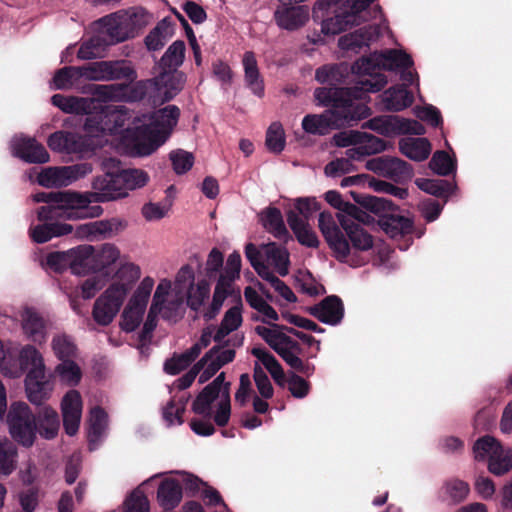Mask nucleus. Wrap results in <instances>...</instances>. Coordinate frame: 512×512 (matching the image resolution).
I'll list each match as a JSON object with an SVG mask.
<instances>
[{"label": "nucleus", "instance_id": "obj_9", "mask_svg": "<svg viewBox=\"0 0 512 512\" xmlns=\"http://www.w3.org/2000/svg\"><path fill=\"white\" fill-rule=\"evenodd\" d=\"M11 437L25 447H31L36 439V416L25 402H14L7 413Z\"/></svg>", "mask_w": 512, "mask_h": 512}, {"label": "nucleus", "instance_id": "obj_10", "mask_svg": "<svg viewBox=\"0 0 512 512\" xmlns=\"http://www.w3.org/2000/svg\"><path fill=\"white\" fill-rule=\"evenodd\" d=\"M80 77L94 81L126 80L133 82L137 78L134 68L125 60L96 61L78 66Z\"/></svg>", "mask_w": 512, "mask_h": 512}, {"label": "nucleus", "instance_id": "obj_59", "mask_svg": "<svg viewBox=\"0 0 512 512\" xmlns=\"http://www.w3.org/2000/svg\"><path fill=\"white\" fill-rule=\"evenodd\" d=\"M107 46L100 33L83 42L78 49L77 57L81 60H90L97 57L99 50Z\"/></svg>", "mask_w": 512, "mask_h": 512}, {"label": "nucleus", "instance_id": "obj_46", "mask_svg": "<svg viewBox=\"0 0 512 512\" xmlns=\"http://www.w3.org/2000/svg\"><path fill=\"white\" fill-rule=\"evenodd\" d=\"M115 276L118 281L114 282L112 285L124 288L126 290V297L128 292L131 290L133 284L139 279L140 269L137 265L133 263H125L120 266Z\"/></svg>", "mask_w": 512, "mask_h": 512}, {"label": "nucleus", "instance_id": "obj_1", "mask_svg": "<svg viewBox=\"0 0 512 512\" xmlns=\"http://www.w3.org/2000/svg\"><path fill=\"white\" fill-rule=\"evenodd\" d=\"M347 75L348 69L342 64L324 65L316 70L315 79L327 86L316 88L314 97L319 105L328 109L303 118L302 128L306 133L325 136L332 130L352 126L370 115V108L361 102L357 89L338 86L345 82Z\"/></svg>", "mask_w": 512, "mask_h": 512}, {"label": "nucleus", "instance_id": "obj_64", "mask_svg": "<svg viewBox=\"0 0 512 512\" xmlns=\"http://www.w3.org/2000/svg\"><path fill=\"white\" fill-rule=\"evenodd\" d=\"M288 390L295 398H304L309 394L310 383L298 374L291 372L287 378Z\"/></svg>", "mask_w": 512, "mask_h": 512}, {"label": "nucleus", "instance_id": "obj_52", "mask_svg": "<svg viewBox=\"0 0 512 512\" xmlns=\"http://www.w3.org/2000/svg\"><path fill=\"white\" fill-rule=\"evenodd\" d=\"M145 310L127 304L121 315V329L127 333L133 332L142 322Z\"/></svg>", "mask_w": 512, "mask_h": 512}, {"label": "nucleus", "instance_id": "obj_19", "mask_svg": "<svg viewBox=\"0 0 512 512\" xmlns=\"http://www.w3.org/2000/svg\"><path fill=\"white\" fill-rule=\"evenodd\" d=\"M70 269L73 274L85 275L99 270L95 249L91 245H81L72 251Z\"/></svg>", "mask_w": 512, "mask_h": 512}, {"label": "nucleus", "instance_id": "obj_63", "mask_svg": "<svg viewBox=\"0 0 512 512\" xmlns=\"http://www.w3.org/2000/svg\"><path fill=\"white\" fill-rule=\"evenodd\" d=\"M38 183L44 187L65 186L61 167H49L43 170L38 176Z\"/></svg>", "mask_w": 512, "mask_h": 512}, {"label": "nucleus", "instance_id": "obj_15", "mask_svg": "<svg viewBox=\"0 0 512 512\" xmlns=\"http://www.w3.org/2000/svg\"><path fill=\"white\" fill-rule=\"evenodd\" d=\"M152 81L154 91H157L162 104L172 100L183 89L186 77L181 71L166 69Z\"/></svg>", "mask_w": 512, "mask_h": 512}, {"label": "nucleus", "instance_id": "obj_3", "mask_svg": "<svg viewBox=\"0 0 512 512\" xmlns=\"http://www.w3.org/2000/svg\"><path fill=\"white\" fill-rule=\"evenodd\" d=\"M336 218L341 228L329 211L321 212L318 219V227L334 257L354 267L363 265L364 261L357 258V253L373 247L372 235L341 213H336Z\"/></svg>", "mask_w": 512, "mask_h": 512}, {"label": "nucleus", "instance_id": "obj_58", "mask_svg": "<svg viewBox=\"0 0 512 512\" xmlns=\"http://www.w3.org/2000/svg\"><path fill=\"white\" fill-rule=\"evenodd\" d=\"M81 79L79 67L76 66H67L59 69L54 77L53 82L57 89H66L69 88L74 81Z\"/></svg>", "mask_w": 512, "mask_h": 512}, {"label": "nucleus", "instance_id": "obj_41", "mask_svg": "<svg viewBox=\"0 0 512 512\" xmlns=\"http://www.w3.org/2000/svg\"><path fill=\"white\" fill-rule=\"evenodd\" d=\"M185 56V43L182 40L173 42L160 59L163 70H177L182 65Z\"/></svg>", "mask_w": 512, "mask_h": 512}, {"label": "nucleus", "instance_id": "obj_5", "mask_svg": "<svg viewBox=\"0 0 512 512\" xmlns=\"http://www.w3.org/2000/svg\"><path fill=\"white\" fill-rule=\"evenodd\" d=\"M353 200L361 207L379 216L380 228L392 239L400 241L398 248L406 250L413 243V220L396 213L395 204L385 198L351 191Z\"/></svg>", "mask_w": 512, "mask_h": 512}, {"label": "nucleus", "instance_id": "obj_4", "mask_svg": "<svg viewBox=\"0 0 512 512\" xmlns=\"http://www.w3.org/2000/svg\"><path fill=\"white\" fill-rule=\"evenodd\" d=\"M413 66V59L405 52L390 49L372 57H362L351 65V72L359 76L352 89H357L360 99L364 100L367 93L382 90L387 84L384 72H394L400 75L403 82H413V74L409 68Z\"/></svg>", "mask_w": 512, "mask_h": 512}, {"label": "nucleus", "instance_id": "obj_27", "mask_svg": "<svg viewBox=\"0 0 512 512\" xmlns=\"http://www.w3.org/2000/svg\"><path fill=\"white\" fill-rule=\"evenodd\" d=\"M51 103L68 114H90L94 106V100L76 96H65L54 94L51 97Z\"/></svg>", "mask_w": 512, "mask_h": 512}, {"label": "nucleus", "instance_id": "obj_40", "mask_svg": "<svg viewBox=\"0 0 512 512\" xmlns=\"http://www.w3.org/2000/svg\"><path fill=\"white\" fill-rule=\"evenodd\" d=\"M18 451L16 445L8 440H0V474L9 476L17 464Z\"/></svg>", "mask_w": 512, "mask_h": 512}, {"label": "nucleus", "instance_id": "obj_60", "mask_svg": "<svg viewBox=\"0 0 512 512\" xmlns=\"http://www.w3.org/2000/svg\"><path fill=\"white\" fill-rule=\"evenodd\" d=\"M126 226L127 223L119 218L95 221L97 236L103 235L104 237H112L124 230Z\"/></svg>", "mask_w": 512, "mask_h": 512}, {"label": "nucleus", "instance_id": "obj_30", "mask_svg": "<svg viewBox=\"0 0 512 512\" xmlns=\"http://www.w3.org/2000/svg\"><path fill=\"white\" fill-rule=\"evenodd\" d=\"M255 332L286 362L287 365L297 364L298 361L283 348V338L287 334L267 328L256 326Z\"/></svg>", "mask_w": 512, "mask_h": 512}, {"label": "nucleus", "instance_id": "obj_61", "mask_svg": "<svg viewBox=\"0 0 512 512\" xmlns=\"http://www.w3.org/2000/svg\"><path fill=\"white\" fill-rule=\"evenodd\" d=\"M123 512H149L147 496L142 491H133L124 501Z\"/></svg>", "mask_w": 512, "mask_h": 512}, {"label": "nucleus", "instance_id": "obj_28", "mask_svg": "<svg viewBox=\"0 0 512 512\" xmlns=\"http://www.w3.org/2000/svg\"><path fill=\"white\" fill-rule=\"evenodd\" d=\"M375 29L371 26H365L358 30L343 35L339 38L338 45L342 50L360 52L364 47H368L370 41L374 39Z\"/></svg>", "mask_w": 512, "mask_h": 512}, {"label": "nucleus", "instance_id": "obj_7", "mask_svg": "<svg viewBox=\"0 0 512 512\" xmlns=\"http://www.w3.org/2000/svg\"><path fill=\"white\" fill-rule=\"evenodd\" d=\"M144 17L143 9H123L100 18L97 23L104 44L110 46L133 38L138 29L145 24Z\"/></svg>", "mask_w": 512, "mask_h": 512}, {"label": "nucleus", "instance_id": "obj_47", "mask_svg": "<svg viewBox=\"0 0 512 512\" xmlns=\"http://www.w3.org/2000/svg\"><path fill=\"white\" fill-rule=\"evenodd\" d=\"M512 468V449L503 447L501 452L495 453L488 462V470L497 476H501Z\"/></svg>", "mask_w": 512, "mask_h": 512}, {"label": "nucleus", "instance_id": "obj_2", "mask_svg": "<svg viewBox=\"0 0 512 512\" xmlns=\"http://www.w3.org/2000/svg\"><path fill=\"white\" fill-rule=\"evenodd\" d=\"M120 162L115 158L105 159L102 163L104 174L92 181V192L51 191L38 192L33 195L36 203H45L38 211L40 220L63 216L72 219L95 218L102 214L103 208L91 203H104L124 198V191L119 174Z\"/></svg>", "mask_w": 512, "mask_h": 512}, {"label": "nucleus", "instance_id": "obj_17", "mask_svg": "<svg viewBox=\"0 0 512 512\" xmlns=\"http://www.w3.org/2000/svg\"><path fill=\"white\" fill-rule=\"evenodd\" d=\"M40 208L41 207L37 209V212ZM37 219L43 223L30 229V237L35 243H46L54 237L68 235L73 231L71 224L56 221L58 219H68L67 217L59 216L52 219L40 220L37 216Z\"/></svg>", "mask_w": 512, "mask_h": 512}, {"label": "nucleus", "instance_id": "obj_51", "mask_svg": "<svg viewBox=\"0 0 512 512\" xmlns=\"http://www.w3.org/2000/svg\"><path fill=\"white\" fill-rule=\"evenodd\" d=\"M266 146L273 153H281L285 148V133L279 122H273L266 132Z\"/></svg>", "mask_w": 512, "mask_h": 512}, {"label": "nucleus", "instance_id": "obj_50", "mask_svg": "<svg viewBox=\"0 0 512 512\" xmlns=\"http://www.w3.org/2000/svg\"><path fill=\"white\" fill-rule=\"evenodd\" d=\"M219 397L210 388L204 387L192 403V411L204 417L211 416V405Z\"/></svg>", "mask_w": 512, "mask_h": 512}, {"label": "nucleus", "instance_id": "obj_14", "mask_svg": "<svg viewBox=\"0 0 512 512\" xmlns=\"http://www.w3.org/2000/svg\"><path fill=\"white\" fill-rule=\"evenodd\" d=\"M307 312L328 325H338L344 317V304L337 295H329L318 304L307 308Z\"/></svg>", "mask_w": 512, "mask_h": 512}, {"label": "nucleus", "instance_id": "obj_6", "mask_svg": "<svg viewBox=\"0 0 512 512\" xmlns=\"http://www.w3.org/2000/svg\"><path fill=\"white\" fill-rule=\"evenodd\" d=\"M180 117V109L176 105H167L152 112L148 124L133 129L134 148L139 156L152 154L171 135Z\"/></svg>", "mask_w": 512, "mask_h": 512}, {"label": "nucleus", "instance_id": "obj_24", "mask_svg": "<svg viewBox=\"0 0 512 512\" xmlns=\"http://www.w3.org/2000/svg\"><path fill=\"white\" fill-rule=\"evenodd\" d=\"M22 328L27 337L33 342L42 343L46 341V321L33 308H26L22 313Z\"/></svg>", "mask_w": 512, "mask_h": 512}, {"label": "nucleus", "instance_id": "obj_33", "mask_svg": "<svg viewBox=\"0 0 512 512\" xmlns=\"http://www.w3.org/2000/svg\"><path fill=\"white\" fill-rule=\"evenodd\" d=\"M264 227L274 235L275 238L287 244L292 241V235L287 230L281 211L276 207H269L264 215Z\"/></svg>", "mask_w": 512, "mask_h": 512}, {"label": "nucleus", "instance_id": "obj_45", "mask_svg": "<svg viewBox=\"0 0 512 512\" xmlns=\"http://www.w3.org/2000/svg\"><path fill=\"white\" fill-rule=\"evenodd\" d=\"M52 350L55 356L60 360H67L75 357L77 347L71 336L67 334H57L52 339Z\"/></svg>", "mask_w": 512, "mask_h": 512}, {"label": "nucleus", "instance_id": "obj_21", "mask_svg": "<svg viewBox=\"0 0 512 512\" xmlns=\"http://www.w3.org/2000/svg\"><path fill=\"white\" fill-rule=\"evenodd\" d=\"M470 493V486L467 482L450 478L443 482L438 491V499L449 506H455L466 500Z\"/></svg>", "mask_w": 512, "mask_h": 512}, {"label": "nucleus", "instance_id": "obj_34", "mask_svg": "<svg viewBox=\"0 0 512 512\" xmlns=\"http://www.w3.org/2000/svg\"><path fill=\"white\" fill-rule=\"evenodd\" d=\"M37 432L46 439H53L59 430L60 422L56 410L49 406L40 409L36 417Z\"/></svg>", "mask_w": 512, "mask_h": 512}, {"label": "nucleus", "instance_id": "obj_25", "mask_svg": "<svg viewBox=\"0 0 512 512\" xmlns=\"http://www.w3.org/2000/svg\"><path fill=\"white\" fill-rule=\"evenodd\" d=\"M409 82L390 87L381 95L383 108L389 111H401L413 102V95L407 90Z\"/></svg>", "mask_w": 512, "mask_h": 512}, {"label": "nucleus", "instance_id": "obj_31", "mask_svg": "<svg viewBox=\"0 0 512 512\" xmlns=\"http://www.w3.org/2000/svg\"><path fill=\"white\" fill-rule=\"evenodd\" d=\"M370 129L377 131L380 134H388L391 131L397 130L401 133L416 134V120L406 121L398 118L392 120L376 117L367 122Z\"/></svg>", "mask_w": 512, "mask_h": 512}, {"label": "nucleus", "instance_id": "obj_37", "mask_svg": "<svg viewBox=\"0 0 512 512\" xmlns=\"http://www.w3.org/2000/svg\"><path fill=\"white\" fill-rule=\"evenodd\" d=\"M210 296V284L208 280L201 279L195 285L186 290V305L194 312L201 311L205 301Z\"/></svg>", "mask_w": 512, "mask_h": 512}, {"label": "nucleus", "instance_id": "obj_23", "mask_svg": "<svg viewBox=\"0 0 512 512\" xmlns=\"http://www.w3.org/2000/svg\"><path fill=\"white\" fill-rule=\"evenodd\" d=\"M108 426V414L100 407L95 406L90 410L88 420V447L90 451L97 449L101 438Z\"/></svg>", "mask_w": 512, "mask_h": 512}, {"label": "nucleus", "instance_id": "obj_53", "mask_svg": "<svg viewBox=\"0 0 512 512\" xmlns=\"http://www.w3.org/2000/svg\"><path fill=\"white\" fill-rule=\"evenodd\" d=\"M61 169L65 186H68L92 173L93 165L89 162H81L69 166H62Z\"/></svg>", "mask_w": 512, "mask_h": 512}, {"label": "nucleus", "instance_id": "obj_20", "mask_svg": "<svg viewBox=\"0 0 512 512\" xmlns=\"http://www.w3.org/2000/svg\"><path fill=\"white\" fill-rule=\"evenodd\" d=\"M14 154L27 163L44 164L50 156L46 148L34 138H22L14 146Z\"/></svg>", "mask_w": 512, "mask_h": 512}, {"label": "nucleus", "instance_id": "obj_8", "mask_svg": "<svg viewBox=\"0 0 512 512\" xmlns=\"http://www.w3.org/2000/svg\"><path fill=\"white\" fill-rule=\"evenodd\" d=\"M375 1L346 0L344 9L341 12L323 21L322 32L327 35H336L372 18L381 17L383 11L380 5H375L372 10H369L370 5Z\"/></svg>", "mask_w": 512, "mask_h": 512}, {"label": "nucleus", "instance_id": "obj_57", "mask_svg": "<svg viewBox=\"0 0 512 512\" xmlns=\"http://www.w3.org/2000/svg\"><path fill=\"white\" fill-rule=\"evenodd\" d=\"M40 489L38 486H30L18 493L19 504L23 512H34L40 502Z\"/></svg>", "mask_w": 512, "mask_h": 512}, {"label": "nucleus", "instance_id": "obj_35", "mask_svg": "<svg viewBox=\"0 0 512 512\" xmlns=\"http://www.w3.org/2000/svg\"><path fill=\"white\" fill-rule=\"evenodd\" d=\"M172 35V23L168 17L162 19L145 37V45L150 51H158L164 47Z\"/></svg>", "mask_w": 512, "mask_h": 512}, {"label": "nucleus", "instance_id": "obj_12", "mask_svg": "<svg viewBox=\"0 0 512 512\" xmlns=\"http://www.w3.org/2000/svg\"><path fill=\"white\" fill-rule=\"evenodd\" d=\"M125 289L110 285L108 289L94 303L92 315L94 320L102 326L109 325L119 312L124 299Z\"/></svg>", "mask_w": 512, "mask_h": 512}, {"label": "nucleus", "instance_id": "obj_38", "mask_svg": "<svg viewBox=\"0 0 512 512\" xmlns=\"http://www.w3.org/2000/svg\"><path fill=\"white\" fill-rule=\"evenodd\" d=\"M429 168L439 176H448L457 170V160L455 155L451 156L448 152L438 150L429 162Z\"/></svg>", "mask_w": 512, "mask_h": 512}, {"label": "nucleus", "instance_id": "obj_32", "mask_svg": "<svg viewBox=\"0 0 512 512\" xmlns=\"http://www.w3.org/2000/svg\"><path fill=\"white\" fill-rule=\"evenodd\" d=\"M262 250L279 275L284 277L289 273L290 254L286 247L269 242L262 246Z\"/></svg>", "mask_w": 512, "mask_h": 512}, {"label": "nucleus", "instance_id": "obj_26", "mask_svg": "<svg viewBox=\"0 0 512 512\" xmlns=\"http://www.w3.org/2000/svg\"><path fill=\"white\" fill-rule=\"evenodd\" d=\"M274 17L279 27L286 30H295L305 24L307 12L302 6L288 5L278 8Z\"/></svg>", "mask_w": 512, "mask_h": 512}, {"label": "nucleus", "instance_id": "obj_48", "mask_svg": "<svg viewBox=\"0 0 512 512\" xmlns=\"http://www.w3.org/2000/svg\"><path fill=\"white\" fill-rule=\"evenodd\" d=\"M55 372L62 381L71 386L78 385L82 378L81 369L72 358L61 361V363L56 366Z\"/></svg>", "mask_w": 512, "mask_h": 512}, {"label": "nucleus", "instance_id": "obj_16", "mask_svg": "<svg viewBox=\"0 0 512 512\" xmlns=\"http://www.w3.org/2000/svg\"><path fill=\"white\" fill-rule=\"evenodd\" d=\"M53 384L42 370L28 371L25 378V390L29 401L42 405L49 399Z\"/></svg>", "mask_w": 512, "mask_h": 512}, {"label": "nucleus", "instance_id": "obj_62", "mask_svg": "<svg viewBox=\"0 0 512 512\" xmlns=\"http://www.w3.org/2000/svg\"><path fill=\"white\" fill-rule=\"evenodd\" d=\"M62 415H82V398L77 390L68 391L63 397Z\"/></svg>", "mask_w": 512, "mask_h": 512}, {"label": "nucleus", "instance_id": "obj_36", "mask_svg": "<svg viewBox=\"0 0 512 512\" xmlns=\"http://www.w3.org/2000/svg\"><path fill=\"white\" fill-rule=\"evenodd\" d=\"M199 354L200 345H192L185 352L179 355L174 354L173 357L166 360L164 363V371L169 375H177L188 366H190V364L199 356Z\"/></svg>", "mask_w": 512, "mask_h": 512}, {"label": "nucleus", "instance_id": "obj_54", "mask_svg": "<svg viewBox=\"0 0 512 512\" xmlns=\"http://www.w3.org/2000/svg\"><path fill=\"white\" fill-rule=\"evenodd\" d=\"M230 333H232L231 329H228L220 324L213 336V340L217 342L218 345L213 346L209 351H207L205 355L198 361V365H204L208 361V359H211L221 349L229 347L232 343V339L225 340V337L228 336Z\"/></svg>", "mask_w": 512, "mask_h": 512}, {"label": "nucleus", "instance_id": "obj_44", "mask_svg": "<svg viewBox=\"0 0 512 512\" xmlns=\"http://www.w3.org/2000/svg\"><path fill=\"white\" fill-rule=\"evenodd\" d=\"M19 362L22 370L45 371V364L41 353L32 345L24 346L19 354Z\"/></svg>", "mask_w": 512, "mask_h": 512}, {"label": "nucleus", "instance_id": "obj_18", "mask_svg": "<svg viewBox=\"0 0 512 512\" xmlns=\"http://www.w3.org/2000/svg\"><path fill=\"white\" fill-rule=\"evenodd\" d=\"M287 223L300 245L308 248H318L320 245L316 232L309 222L302 219L294 210L287 213Z\"/></svg>", "mask_w": 512, "mask_h": 512}, {"label": "nucleus", "instance_id": "obj_11", "mask_svg": "<svg viewBox=\"0 0 512 512\" xmlns=\"http://www.w3.org/2000/svg\"><path fill=\"white\" fill-rule=\"evenodd\" d=\"M154 82L151 80L138 81L134 85L125 83L95 85L94 94L103 101L123 99L127 102H138L154 91Z\"/></svg>", "mask_w": 512, "mask_h": 512}, {"label": "nucleus", "instance_id": "obj_13", "mask_svg": "<svg viewBox=\"0 0 512 512\" xmlns=\"http://www.w3.org/2000/svg\"><path fill=\"white\" fill-rule=\"evenodd\" d=\"M366 168L378 176L388 178L394 182L400 183L410 177V166L407 162L389 156H379L366 162Z\"/></svg>", "mask_w": 512, "mask_h": 512}, {"label": "nucleus", "instance_id": "obj_49", "mask_svg": "<svg viewBox=\"0 0 512 512\" xmlns=\"http://www.w3.org/2000/svg\"><path fill=\"white\" fill-rule=\"evenodd\" d=\"M253 356L261 361L274 380L281 378L284 374L283 368L278 360L265 348L254 347L251 350Z\"/></svg>", "mask_w": 512, "mask_h": 512}, {"label": "nucleus", "instance_id": "obj_55", "mask_svg": "<svg viewBox=\"0 0 512 512\" xmlns=\"http://www.w3.org/2000/svg\"><path fill=\"white\" fill-rule=\"evenodd\" d=\"M169 158L175 173L178 175L188 172L194 164L193 154L182 149L171 151Z\"/></svg>", "mask_w": 512, "mask_h": 512}, {"label": "nucleus", "instance_id": "obj_22", "mask_svg": "<svg viewBox=\"0 0 512 512\" xmlns=\"http://www.w3.org/2000/svg\"><path fill=\"white\" fill-rule=\"evenodd\" d=\"M183 497V488L178 480L166 478L158 486L157 501L166 511L175 509Z\"/></svg>", "mask_w": 512, "mask_h": 512}, {"label": "nucleus", "instance_id": "obj_56", "mask_svg": "<svg viewBox=\"0 0 512 512\" xmlns=\"http://www.w3.org/2000/svg\"><path fill=\"white\" fill-rule=\"evenodd\" d=\"M188 398L181 397L178 401L171 399L167 405L163 409V418L171 425L175 421L178 424L183 423V413L185 412V407L187 404Z\"/></svg>", "mask_w": 512, "mask_h": 512}, {"label": "nucleus", "instance_id": "obj_29", "mask_svg": "<svg viewBox=\"0 0 512 512\" xmlns=\"http://www.w3.org/2000/svg\"><path fill=\"white\" fill-rule=\"evenodd\" d=\"M242 63L247 87L251 89L255 95L262 97L264 95V84L260 76L254 52L246 51L244 53Z\"/></svg>", "mask_w": 512, "mask_h": 512}, {"label": "nucleus", "instance_id": "obj_39", "mask_svg": "<svg viewBox=\"0 0 512 512\" xmlns=\"http://www.w3.org/2000/svg\"><path fill=\"white\" fill-rule=\"evenodd\" d=\"M283 348L284 350L288 351L294 357L298 363L289 365L293 370L297 371L298 373L304 374L305 376L309 377L314 373L315 367L313 364H310L309 362L303 361L299 355L303 353V348L300 345L299 342L291 338L290 336L286 335V337L283 338Z\"/></svg>", "mask_w": 512, "mask_h": 512}, {"label": "nucleus", "instance_id": "obj_42", "mask_svg": "<svg viewBox=\"0 0 512 512\" xmlns=\"http://www.w3.org/2000/svg\"><path fill=\"white\" fill-rule=\"evenodd\" d=\"M119 174L126 192L144 187L150 179L146 171L136 168L124 169L119 166Z\"/></svg>", "mask_w": 512, "mask_h": 512}, {"label": "nucleus", "instance_id": "obj_43", "mask_svg": "<svg viewBox=\"0 0 512 512\" xmlns=\"http://www.w3.org/2000/svg\"><path fill=\"white\" fill-rule=\"evenodd\" d=\"M502 445L492 436H483L473 445L474 458L478 461H488L495 453L501 452Z\"/></svg>", "mask_w": 512, "mask_h": 512}]
</instances>
